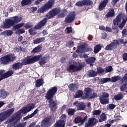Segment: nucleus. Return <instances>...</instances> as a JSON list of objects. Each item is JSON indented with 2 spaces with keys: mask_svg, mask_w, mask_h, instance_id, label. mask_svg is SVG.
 Listing matches in <instances>:
<instances>
[{
  "mask_svg": "<svg viewBox=\"0 0 127 127\" xmlns=\"http://www.w3.org/2000/svg\"><path fill=\"white\" fill-rule=\"evenodd\" d=\"M116 105L114 104H109L108 105V107L107 108V110H114L115 108H116Z\"/></svg>",
  "mask_w": 127,
  "mask_h": 127,
  "instance_id": "45",
  "label": "nucleus"
},
{
  "mask_svg": "<svg viewBox=\"0 0 127 127\" xmlns=\"http://www.w3.org/2000/svg\"><path fill=\"white\" fill-rule=\"evenodd\" d=\"M114 46L120 45V42L119 40H114L113 42L112 43Z\"/></svg>",
  "mask_w": 127,
  "mask_h": 127,
  "instance_id": "50",
  "label": "nucleus"
},
{
  "mask_svg": "<svg viewBox=\"0 0 127 127\" xmlns=\"http://www.w3.org/2000/svg\"><path fill=\"white\" fill-rule=\"evenodd\" d=\"M54 3H55V0H49L48 2L45 3L43 6L38 8L37 12L38 13H44V12L48 11L49 9H51L53 7Z\"/></svg>",
  "mask_w": 127,
  "mask_h": 127,
  "instance_id": "7",
  "label": "nucleus"
},
{
  "mask_svg": "<svg viewBox=\"0 0 127 127\" xmlns=\"http://www.w3.org/2000/svg\"><path fill=\"white\" fill-rule=\"evenodd\" d=\"M122 58L124 61H127V53H125L122 55Z\"/></svg>",
  "mask_w": 127,
  "mask_h": 127,
  "instance_id": "54",
  "label": "nucleus"
},
{
  "mask_svg": "<svg viewBox=\"0 0 127 127\" xmlns=\"http://www.w3.org/2000/svg\"><path fill=\"white\" fill-rule=\"evenodd\" d=\"M106 16L107 18L109 17H113V16H115V10L113 8L110 9L106 14Z\"/></svg>",
  "mask_w": 127,
  "mask_h": 127,
  "instance_id": "29",
  "label": "nucleus"
},
{
  "mask_svg": "<svg viewBox=\"0 0 127 127\" xmlns=\"http://www.w3.org/2000/svg\"><path fill=\"white\" fill-rule=\"evenodd\" d=\"M57 87L54 86L50 89L46 94L45 98L47 100H49V107L52 112H54L56 110L57 104L53 100V98L55 96V94L57 93Z\"/></svg>",
  "mask_w": 127,
  "mask_h": 127,
  "instance_id": "4",
  "label": "nucleus"
},
{
  "mask_svg": "<svg viewBox=\"0 0 127 127\" xmlns=\"http://www.w3.org/2000/svg\"><path fill=\"white\" fill-rule=\"evenodd\" d=\"M31 118H33L32 115H28V116H26L25 118H24V121H26L27 120H28V119H31Z\"/></svg>",
  "mask_w": 127,
  "mask_h": 127,
  "instance_id": "61",
  "label": "nucleus"
},
{
  "mask_svg": "<svg viewBox=\"0 0 127 127\" xmlns=\"http://www.w3.org/2000/svg\"><path fill=\"white\" fill-rule=\"evenodd\" d=\"M35 0H22L21 4L22 6H25V5H29L31 4L32 1H34Z\"/></svg>",
  "mask_w": 127,
  "mask_h": 127,
  "instance_id": "28",
  "label": "nucleus"
},
{
  "mask_svg": "<svg viewBox=\"0 0 127 127\" xmlns=\"http://www.w3.org/2000/svg\"><path fill=\"white\" fill-rule=\"evenodd\" d=\"M23 25H24V23L23 22L16 24L12 27V30L14 31L17 29L16 32L18 33V34H23V33H25V30L23 28H21Z\"/></svg>",
  "mask_w": 127,
  "mask_h": 127,
  "instance_id": "13",
  "label": "nucleus"
},
{
  "mask_svg": "<svg viewBox=\"0 0 127 127\" xmlns=\"http://www.w3.org/2000/svg\"><path fill=\"white\" fill-rule=\"evenodd\" d=\"M112 71H113V67L111 65L107 67L105 70L106 73H109V72H112Z\"/></svg>",
  "mask_w": 127,
  "mask_h": 127,
  "instance_id": "48",
  "label": "nucleus"
},
{
  "mask_svg": "<svg viewBox=\"0 0 127 127\" xmlns=\"http://www.w3.org/2000/svg\"><path fill=\"white\" fill-rule=\"evenodd\" d=\"M41 49H42V46L41 45H39V46L36 47L32 50L31 53L35 54V53H37L38 52H40L41 51Z\"/></svg>",
  "mask_w": 127,
  "mask_h": 127,
  "instance_id": "30",
  "label": "nucleus"
},
{
  "mask_svg": "<svg viewBox=\"0 0 127 127\" xmlns=\"http://www.w3.org/2000/svg\"><path fill=\"white\" fill-rule=\"evenodd\" d=\"M125 25H126L122 22V14H120L113 20L112 29L116 30L118 27H119L122 29V28H124Z\"/></svg>",
  "mask_w": 127,
  "mask_h": 127,
  "instance_id": "9",
  "label": "nucleus"
},
{
  "mask_svg": "<svg viewBox=\"0 0 127 127\" xmlns=\"http://www.w3.org/2000/svg\"><path fill=\"white\" fill-rule=\"evenodd\" d=\"M68 88L70 91H74L75 90V87L74 86V84L71 83L68 86Z\"/></svg>",
  "mask_w": 127,
  "mask_h": 127,
  "instance_id": "52",
  "label": "nucleus"
},
{
  "mask_svg": "<svg viewBox=\"0 0 127 127\" xmlns=\"http://www.w3.org/2000/svg\"><path fill=\"white\" fill-rule=\"evenodd\" d=\"M33 26V25H32V23H27L24 25V28L25 29H29V28H31Z\"/></svg>",
  "mask_w": 127,
  "mask_h": 127,
  "instance_id": "43",
  "label": "nucleus"
},
{
  "mask_svg": "<svg viewBox=\"0 0 127 127\" xmlns=\"http://www.w3.org/2000/svg\"><path fill=\"white\" fill-rule=\"evenodd\" d=\"M88 119V117H87V116H86L84 119H82L81 118V125H83L84 124V123H85L86 122V121H87V119Z\"/></svg>",
  "mask_w": 127,
  "mask_h": 127,
  "instance_id": "57",
  "label": "nucleus"
},
{
  "mask_svg": "<svg viewBox=\"0 0 127 127\" xmlns=\"http://www.w3.org/2000/svg\"><path fill=\"white\" fill-rule=\"evenodd\" d=\"M21 20H22V17H21L18 16H13L11 19H7L5 21L2 27L6 29L10 28L11 27H13L14 25L18 24Z\"/></svg>",
  "mask_w": 127,
  "mask_h": 127,
  "instance_id": "6",
  "label": "nucleus"
},
{
  "mask_svg": "<svg viewBox=\"0 0 127 127\" xmlns=\"http://www.w3.org/2000/svg\"><path fill=\"white\" fill-rule=\"evenodd\" d=\"M120 80H121V76L117 75L112 77L110 82H112V83H116V82H118V81H120Z\"/></svg>",
  "mask_w": 127,
  "mask_h": 127,
  "instance_id": "36",
  "label": "nucleus"
},
{
  "mask_svg": "<svg viewBox=\"0 0 127 127\" xmlns=\"http://www.w3.org/2000/svg\"><path fill=\"white\" fill-rule=\"evenodd\" d=\"M122 33L123 36H124V37H126V36H127V29H124L122 31Z\"/></svg>",
  "mask_w": 127,
  "mask_h": 127,
  "instance_id": "53",
  "label": "nucleus"
},
{
  "mask_svg": "<svg viewBox=\"0 0 127 127\" xmlns=\"http://www.w3.org/2000/svg\"><path fill=\"white\" fill-rule=\"evenodd\" d=\"M15 60V57L12 55L7 54L0 58V63L3 65H8L10 62Z\"/></svg>",
  "mask_w": 127,
  "mask_h": 127,
  "instance_id": "10",
  "label": "nucleus"
},
{
  "mask_svg": "<svg viewBox=\"0 0 127 127\" xmlns=\"http://www.w3.org/2000/svg\"><path fill=\"white\" fill-rule=\"evenodd\" d=\"M31 118H33L32 115H28V116H26L25 118H24V121H26L27 120H28V119H31Z\"/></svg>",
  "mask_w": 127,
  "mask_h": 127,
  "instance_id": "62",
  "label": "nucleus"
},
{
  "mask_svg": "<svg viewBox=\"0 0 127 127\" xmlns=\"http://www.w3.org/2000/svg\"><path fill=\"white\" fill-rule=\"evenodd\" d=\"M109 0H103L102 2H101L99 4V6L98 7V9L100 11H102V10H104V9L106 6H107V4L109 3Z\"/></svg>",
  "mask_w": 127,
  "mask_h": 127,
  "instance_id": "21",
  "label": "nucleus"
},
{
  "mask_svg": "<svg viewBox=\"0 0 127 127\" xmlns=\"http://www.w3.org/2000/svg\"><path fill=\"white\" fill-rule=\"evenodd\" d=\"M13 34V32L11 30H5L0 33V35H4L5 37L11 36Z\"/></svg>",
  "mask_w": 127,
  "mask_h": 127,
  "instance_id": "23",
  "label": "nucleus"
},
{
  "mask_svg": "<svg viewBox=\"0 0 127 127\" xmlns=\"http://www.w3.org/2000/svg\"><path fill=\"white\" fill-rule=\"evenodd\" d=\"M127 17L126 16L123 19L122 23L126 25V23H127Z\"/></svg>",
  "mask_w": 127,
  "mask_h": 127,
  "instance_id": "64",
  "label": "nucleus"
},
{
  "mask_svg": "<svg viewBox=\"0 0 127 127\" xmlns=\"http://www.w3.org/2000/svg\"><path fill=\"white\" fill-rule=\"evenodd\" d=\"M7 97V92L5 91L4 90H0V99H5Z\"/></svg>",
  "mask_w": 127,
  "mask_h": 127,
  "instance_id": "31",
  "label": "nucleus"
},
{
  "mask_svg": "<svg viewBox=\"0 0 127 127\" xmlns=\"http://www.w3.org/2000/svg\"><path fill=\"white\" fill-rule=\"evenodd\" d=\"M121 83H122V85L120 87V91L121 92H124L127 87V81L124 80L123 79H121Z\"/></svg>",
  "mask_w": 127,
  "mask_h": 127,
  "instance_id": "26",
  "label": "nucleus"
},
{
  "mask_svg": "<svg viewBox=\"0 0 127 127\" xmlns=\"http://www.w3.org/2000/svg\"><path fill=\"white\" fill-rule=\"evenodd\" d=\"M77 48V49L76 50V52H77V53H84V52H85V45H81L80 46H78Z\"/></svg>",
  "mask_w": 127,
  "mask_h": 127,
  "instance_id": "27",
  "label": "nucleus"
},
{
  "mask_svg": "<svg viewBox=\"0 0 127 127\" xmlns=\"http://www.w3.org/2000/svg\"><path fill=\"white\" fill-rule=\"evenodd\" d=\"M74 122L75 124H79V123H81V124H82V117H77L75 118Z\"/></svg>",
  "mask_w": 127,
  "mask_h": 127,
  "instance_id": "44",
  "label": "nucleus"
},
{
  "mask_svg": "<svg viewBox=\"0 0 127 127\" xmlns=\"http://www.w3.org/2000/svg\"><path fill=\"white\" fill-rule=\"evenodd\" d=\"M120 0H112L111 1V4L112 5H116L118 1H119Z\"/></svg>",
  "mask_w": 127,
  "mask_h": 127,
  "instance_id": "58",
  "label": "nucleus"
},
{
  "mask_svg": "<svg viewBox=\"0 0 127 127\" xmlns=\"http://www.w3.org/2000/svg\"><path fill=\"white\" fill-rule=\"evenodd\" d=\"M74 45H75V43L73 41H68V42L65 45L66 47H69V48H71V47H73Z\"/></svg>",
  "mask_w": 127,
  "mask_h": 127,
  "instance_id": "41",
  "label": "nucleus"
},
{
  "mask_svg": "<svg viewBox=\"0 0 127 127\" xmlns=\"http://www.w3.org/2000/svg\"><path fill=\"white\" fill-rule=\"evenodd\" d=\"M92 88L89 87H86L84 89V93L83 92V90H77L74 95V98H77L81 97L82 99H85V100H86V99H92L97 98L98 95L96 92H93L92 95H91V94H92Z\"/></svg>",
  "mask_w": 127,
  "mask_h": 127,
  "instance_id": "3",
  "label": "nucleus"
},
{
  "mask_svg": "<svg viewBox=\"0 0 127 127\" xmlns=\"http://www.w3.org/2000/svg\"><path fill=\"white\" fill-rule=\"evenodd\" d=\"M37 56L39 57V60L35 62V63L38 62V61H40L39 62V64H40V65H44V64H46V63H47V57H44L42 58V55H41L35 56H33V57H36Z\"/></svg>",
  "mask_w": 127,
  "mask_h": 127,
  "instance_id": "20",
  "label": "nucleus"
},
{
  "mask_svg": "<svg viewBox=\"0 0 127 127\" xmlns=\"http://www.w3.org/2000/svg\"><path fill=\"white\" fill-rule=\"evenodd\" d=\"M114 99L116 101H120L124 99V95L122 93L118 94L114 96Z\"/></svg>",
  "mask_w": 127,
  "mask_h": 127,
  "instance_id": "39",
  "label": "nucleus"
},
{
  "mask_svg": "<svg viewBox=\"0 0 127 127\" xmlns=\"http://www.w3.org/2000/svg\"><path fill=\"white\" fill-rule=\"evenodd\" d=\"M114 48H115V45H113L112 43L107 45L106 47H105V50L107 51H112V50H113V49H114Z\"/></svg>",
  "mask_w": 127,
  "mask_h": 127,
  "instance_id": "34",
  "label": "nucleus"
},
{
  "mask_svg": "<svg viewBox=\"0 0 127 127\" xmlns=\"http://www.w3.org/2000/svg\"><path fill=\"white\" fill-rule=\"evenodd\" d=\"M107 120V115L105 114L104 113H102L100 117V119H99V123H102V122H105V121Z\"/></svg>",
  "mask_w": 127,
  "mask_h": 127,
  "instance_id": "35",
  "label": "nucleus"
},
{
  "mask_svg": "<svg viewBox=\"0 0 127 127\" xmlns=\"http://www.w3.org/2000/svg\"><path fill=\"white\" fill-rule=\"evenodd\" d=\"M101 114V110H94L93 112V116H99Z\"/></svg>",
  "mask_w": 127,
  "mask_h": 127,
  "instance_id": "49",
  "label": "nucleus"
},
{
  "mask_svg": "<svg viewBox=\"0 0 127 127\" xmlns=\"http://www.w3.org/2000/svg\"><path fill=\"white\" fill-rule=\"evenodd\" d=\"M44 0H37L35 1V4L36 5H38V4H40V2L44 1Z\"/></svg>",
  "mask_w": 127,
  "mask_h": 127,
  "instance_id": "59",
  "label": "nucleus"
},
{
  "mask_svg": "<svg viewBox=\"0 0 127 127\" xmlns=\"http://www.w3.org/2000/svg\"><path fill=\"white\" fill-rule=\"evenodd\" d=\"M73 105L77 108L78 111H82L86 108V106H85V104L83 102L79 103L78 101H76L73 103Z\"/></svg>",
  "mask_w": 127,
  "mask_h": 127,
  "instance_id": "19",
  "label": "nucleus"
},
{
  "mask_svg": "<svg viewBox=\"0 0 127 127\" xmlns=\"http://www.w3.org/2000/svg\"><path fill=\"white\" fill-rule=\"evenodd\" d=\"M66 115L65 114H63L61 115V116L60 117V120H62L64 121H65V119H66Z\"/></svg>",
  "mask_w": 127,
  "mask_h": 127,
  "instance_id": "60",
  "label": "nucleus"
},
{
  "mask_svg": "<svg viewBox=\"0 0 127 127\" xmlns=\"http://www.w3.org/2000/svg\"><path fill=\"white\" fill-rule=\"evenodd\" d=\"M45 38L43 37H40L36 39H35L33 40V44H38L39 43H41V42H43V41H45Z\"/></svg>",
  "mask_w": 127,
  "mask_h": 127,
  "instance_id": "33",
  "label": "nucleus"
},
{
  "mask_svg": "<svg viewBox=\"0 0 127 127\" xmlns=\"http://www.w3.org/2000/svg\"><path fill=\"white\" fill-rule=\"evenodd\" d=\"M38 111H39L38 109H36V110H35L33 113L31 114V116H32V117L33 118V117H34V116H35V115H36V114L38 113Z\"/></svg>",
  "mask_w": 127,
  "mask_h": 127,
  "instance_id": "56",
  "label": "nucleus"
},
{
  "mask_svg": "<svg viewBox=\"0 0 127 127\" xmlns=\"http://www.w3.org/2000/svg\"><path fill=\"white\" fill-rule=\"evenodd\" d=\"M105 30L106 31H108V32H112V28L108 26L106 27Z\"/></svg>",
  "mask_w": 127,
  "mask_h": 127,
  "instance_id": "63",
  "label": "nucleus"
},
{
  "mask_svg": "<svg viewBox=\"0 0 127 127\" xmlns=\"http://www.w3.org/2000/svg\"><path fill=\"white\" fill-rule=\"evenodd\" d=\"M65 120H59L55 124V127H65Z\"/></svg>",
  "mask_w": 127,
  "mask_h": 127,
  "instance_id": "24",
  "label": "nucleus"
},
{
  "mask_svg": "<svg viewBox=\"0 0 127 127\" xmlns=\"http://www.w3.org/2000/svg\"><path fill=\"white\" fill-rule=\"evenodd\" d=\"M85 61L87 64H90V65H92V64L95 63L96 61V58L94 57H89L88 58L85 59Z\"/></svg>",
  "mask_w": 127,
  "mask_h": 127,
  "instance_id": "22",
  "label": "nucleus"
},
{
  "mask_svg": "<svg viewBox=\"0 0 127 127\" xmlns=\"http://www.w3.org/2000/svg\"><path fill=\"white\" fill-rule=\"evenodd\" d=\"M66 112L68 116H73V115H75V112H76V111L74 109L69 108L66 109Z\"/></svg>",
  "mask_w": 127,
  "mask_h": 127,
  "instance_id": "37",
  "label": "nucleus"
},
{
  "mask_svg": "<svg viewBox=\"0 0 127 127\" xmlns=\"http://www.w3.org/2000/svg\"><path fill=\"white\" fill-rule=\"evenodd\" d=\"M111 81V78H102L100 80V84H105V83H107V82Z\"/></svg>",
  "mask_w": 127,
  "mask_h": 127,
  "instance_id": "40",
  "label": "nucleus"
},
{
  "mask_svg": "<svg viewBox=\"0 0 127 127\" xmlns=\"http://www.w3.org/2000/svg\"><path fill=\"white\" fill-rule=\"evenodd\" d=\"M61 12V9H60L59 7L54 8L50 10L46 14V18H44L43 20L39 22L38 24L34 26V29L37 30L41 29V28H42V27H43V26H44V25L47 23V20H48V19H51V18H53L54 16L58 15V14L60 13Z\"/></svg>",
  "mask_w": 127,
  "mask_h": 127,
  "instance_id": "1",
  "label": "nucleus"
},
{
  "mask_svg": "<svg viewBox=\"0 0 127 127\" xmlns=\"http://www.w3.org/2000/svg\"><path fill=\"white\" fill-rule=\"evenodd\" d=\"M75 17H76V14L73 12H71L68 13L67 16L64 19L65 23H71L74 20H75Z\"/></svg>",
  "mask_w": 127,
  "mask_h": 127,
  "instance_id": "15",
  "label": "nucleus"
},
{
  "mask_svg": "<svg viewBox=\"0 0 127 127\" xmlns=\"http://www.w3.org/2000/svg\"><path fill=\"white\" fill-rule=\"evenodd\" d=\"M35 108V105L33 103H30L27 106L25 107L24 108L19 110L18 112L15 113L11 118L10 122H19L21 118H22V115L21 114H26V113H29L30 111L33 110Z\"/></svg>",
  "mask_w": 127,
  "mask_h": 127,
  "instance_id": "5",
  "label": "nucleus"
},
{
  "mask_svg": "<svg viewBox=\"0 0 127 127\" xmlns=\"http://www.w3.org/2000/svg\"><path fill=\"white\" fill-rule=\"evenodd\" d=\"M97 124V119L95 118H89L88 123L85 124V127H94Z\"/></svg>",
  "mask_w": 127,
  "mask_h": 127,
  "instance_id": "18",
  "label": "nucleus"
},
{
  "mask_svg": "<svg viewBox=\"0 0 127 127\" xmlns=\"http://www.w3.org/2000/svg\"><path fill=\"white\" fill-rule=\"evenodd\" d=\"M4 72H5L4 70H0V81L10 77L13 74V71L12 70H8L5 73Z\"/></svg>",
  "mask_w": 127,
  "mask_h": 127,
  "instance_id": "14",
  "label": "nucleus"
},
{
  "mask_svg": "<svg viewBox=\"0 0 127 127\" xmlns=\"http://www.w3.org/2000/svg\"><path fill=\"white\" fill-rule=\"evenodd\" d=\"M105 72V69L103 67H97V72L98 74H101V73H104Z\"/></svg>",
  "mask_w": 127,
  "mask_h": 127,
  "instance_id": "46",
  "label": "nucleus"
},
{
  "mask_svg": "<svg viewBox=\"0 0 127 127\" xmlns=\"http://www.w3.org/2000/svg\"><path fill=\"white\" fill-rule=\"evenodd\" d=\"M28 31L30 35H34V34H35L36 33V32L34 31V29L32 28L29 29Z\"/></svg>",
  "mask_w": 127,
  "mask_h": 127,
  "instance_id": "51",
  "label": "nucleus"
},
{
  "mask_svg": "<svg viewBox=\"0 0 127 127\" xmlns=\"http://www.w3.org/2000/svg\"><path fill=\"white\" fill-rule=\"evenodd\" d=\"M102 49V45L101 44H98L95 47H94V53L95 54H97V53H99V51Z\"/></svg>",
  "mask_w": 127,
  "mask_h": 127,
  "instance_id": "38",
  "label": "nucleus"
},
{
  "mask_svg": "<svg viewBox=\"0 0 127 127\" xmlns=\"http://www.w3.org/2000/svg\"><path fill=\"white\" fill-rule=\"evenodd\" d=\"M43 84H44V81L42 78L38 79L35 81V86L36 88H39L40 87H41V86H43Z\"/></svg>",
  "mask_w": 127,
  "mask_h": 127,
  "instance_id": "25",
  "label": "nucleus"
},
{
  "mask_svg": "<svg viewBox=\"0 0 127 127\" xmlns=\"http://www.w3.org/2000/svg\"><path fill=\"white\" fill-rule=\"evenodd\" d=\"M25 126H26V123H22L18 124L16 127H24Z\"/></svg>",
  "mask_w": 127,
  "mask_h": 127,
  "instance_id": "55",
  "label": "nucleus"
},
{
  "mask_svg": "<svg viewBox=\"0 0 127 127\" xmlns=\"http://www.w3.org/2000/svg\"><path fill=\"white\" fill-rule=\"evenodd\" d=\"M93 4V1L91 0H82L77 1L75 3L76 6H84V5H91Z\"/></svg>",
  "mask_w": 127,
  "mask_h": 127,
  "instance_id": "16",
  "label": "nucleus"
},
{
  "mask_svg": "<svg viewBox=\"0 0 127 127\" xmlns=\"http://www.w3.org/2000/svg\"><path fill=\"white\" fill-rule=\"evenodd\" d=\"M39 60V56H27L21 60V63L18 62L13 64L12 67L13 70H19V69H21V68H22V66L33 64L34 63H35L36 61H38Z\"/></svg>",
  "mask_w": 127,
  "mask_h": 127,
  "instance_id": "2",
  "label": "nucleus"
},
{
  "mask_svg": "<svg viewBox=\"0 0 127 127\" xmlns=\"http://www.w3.org/2000/svg\"><path fill=\"white\" fill-rule=\"evenodd\" d=\"M67 10H66V9H64L62 12L60 13L59 16L60 17H65V16L67 14Z\"/></svg>",
  "mask_w": 127,
  "mask_h": 127,
  "instance_id": "42",
  "label": "nucleus"
},
{
  "mask_svg": "<svg viewBox=\"0 0 127 127\" xmlns=\"http://www.w3.org/2000/svg\"><path fill=\"white\" fill-rule=\"evenodd\" d=\"M87 75L88 77H96L97 75H98V72H96L95 70L93 69L89 70L87 72Z\"/></svg>",
  "mask_w": 127,
  "mask_h": 127,
  "instance_id": "32",
  "label": "nucleus"
},
{
  "mask_svg": "<svg viewBox=\"0 0 127 127\" xmlns=\"http://www.w3.org/2000/svg\"><path fill=\"white\" fill-rule=\"evenodd\" d=\"M110 97V95H109V93H107L106 92H103L102 95L99 96V99L100 101V103L102 104V105H107V104H109V98Z\"/></svg>",
  "mask_w": 127,
  "mask_h": 127,
  "instance_id": "12",
  "label": "nucleus"
},
{
  "mask_svg": "<svg viewBox=\"0 0 127 127\" xmlns=\"http://www.w3.org/2000/svg\"><path fill=\"white\" fill-rule=\"evenodd\" d=\"M41 127H48L51 126V117H48L41 121Z\"/></svg>",
  "mask_w": 127,
  "mask_h": 127,
  "instance_id": "17",
  "label": "nucleus"
},
{
  "mask_svg": "<svg viewBox=\"0 0 127 127\" xmlns=\"http://www.w3.org/2000/svg\"><path fill=\"white\" fill-rule=\"evenodd\" d=\"M14 108H12L10 109H8L5 111L1 112L0 113V123L3 122L4 120H6L7 118H9L12 114L14 112Z\"/></svg>",
  "mask_w": 127,
  "mask_h": 127,
  "instance_id": "11",
  "label": "nucleus"
},
{
  "mask_svg": "<svg viewBox=\"0 0 127 127\" xmlns=\"http://www.w3.org/2000/svg\"><path fill=\"white\" fill-rule=\"evenodd\" d=\"M65 30H66L67 33H72V32L73 31V29L72 28V27L67 26L66 27Z\"/></svg>",
  "mask_w": 127,
  "mask_h": 127,
  "instance_id": "47",
  "label": "nucleus"
},
{
  "mask_svg": "<svg viewBox=\"0 0 127 127\" xmlns=\"http://www.w3.org/2000/svg\"><path fill=\"white\" fill-rule=\"evenodd\" d=\"M73 64H71L67 67V71L70 73L78 72L83 69V65L81 64H78L76 62H73Z\"/></svg>",
  "mask_w": 127,
  "mask_h": 127,
  "instance_id": "8",
  "label": "nucleus"
}]
</instances>
